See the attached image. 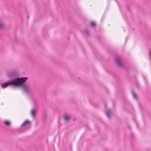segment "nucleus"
<instances>
[{"mask_svg": "<svg viewBox=\"0 0 151 151\" xmlns=\"http://www.w3.org/2000/svg\"><path fill=\"white\" fill-rule=\"evenodd\" d=\"M27 79V77L16 78L10 82L2 83L1 86L3 88L10 85L15 87L20 86L24 93L29 94L32 91L31 85L28 83L23 84Z\"/></svg>", "mask_w": 151, "mask_h": 151, "instance_id": "f257e3e1", "label": "nucleus"}, {"mask_svg": "<svg viewBox=\"0 0 151 151\" xmlns=\"http://www.w3.org/2000/svg\"><path fill=\"white\" fill-rule=\"evenodd\" d=\"M6 75L9 78H13L12 80L9 82H7L6 83L10 82L12 81L15 78H17V72L15 71H12L7 72L6 73Z\"/></svg>", "mask_w": 151, "mask_h": 151, "instance_id": "f03ea898", "label": "nucleus"}, {"mask_svg": "<svg viewBox=\"0 0 151 151\" xmlns=\"http://www.w3.org/2000/svg\"><path fill=\"white\" fill-rule=\"evenodd\" d=\"M106 111L105 113L109 118H110L111 113L110 112V110L109 108H107V106H105Z\"/></svg>", "mask_w": 151, "mask_h": 151, "instance_id": "7ed1b4c3", "label": "nucleus"}, {"mask_svg": "<svg viewBox=\"0 0 151 151\" xmlns=\"http://www.w3.org/2000/svg\"><path fill=\"white\" fill-rule=\"evenodd\" d=\"M37 112V110L35 108H34L32 109L31 115L33 117H35V114Z\"/></svg>", "mask_w": 151, "mask_h": 151, "instance_id": "20e7f679", "label": "nucleus"}, {"mask_svg": "<svg viewBox=\"0 0 151 151\" xmlns=\"http://www.w3.org/2000/svg\"><path fill=\"white\" fill-rule=\"evenodd\" d=\"M117 65L120 67H122V64L121 62L120 59L118 58H116L115 59Z\"/></svg>", "mask_w": 151, "mask_h": 151, "instance_id": "39448f33", "label": "nucleus"}, {"mask_svg": "<svg viewBox=\"0 0 151 151\" xmlns=\"http://www.w3.org/2000/svg\"><path fill=\"white\" fill-rule=\"evenodd\" d=\"M64 119L65 121L68 122L70 119V116L68 115H66L64 116Z\"/></svg>", "mask_w": 151, "mask_h": 151, "instance_id": "423d86ee", "label": "nucleus"}, {"mask_svg": "<svg viewBox=\"0 0 151 151\" xmlns=\"http://www.w3.org/2000/svg\"><path fill=\"white\" fill-rule=\"evenodd\" d=\"M29 122L28 120H26L21 125L22 127H23L25 125L29 123Z\"/></svg>", "mask_w": 151, "mask_h": 151, "instance_id": "0eeeda50", "label": "nucleus"}, {"mask_svg": "<svg viewBox=\"0 0 151 151\" xmlns=\"http://www.w3.org/2000/svg\"><path fill=\"white\" fill-rule=\"evenodd\" d=\"M4 123L6 125L9 126L10 125V122L9 121H5L4 122Z\"/></svg>", "mask_w": 151, "mask_h": 151, "instance_id": "6e6552de", "label": "nucleus"}, {"mask_svg": "<svg viewBox=\"0 0 151 151\" xmlns=\"http://www.w3.org/2000/svg\"><path fill=\"white\" fill-rule=\"evenodd\" d=\"M132 93L133 97L136 99L137 98V96L135 93L133 91H132Z\"/></svg>", "mask_w": 151, "mask_h": 151, "instance_id": "1a4fd4ad", "label": "nucleus"}, {"mask_svg": "<svg viewBox=\"0 0 151 151\" xmlns=\"http://www.w3.org/2000/svg\"><path fill=\"white\" fill-rule=\"evenodd\" d=\"M4 25V24L2 22H0V28L3 27Z\"/></svg>", "mask_w": 151, "mask_h": 151, "instance_id": "9d476101", "label": "nucleus"}, {"mask_svg": "<svg viewBox=\"0 0 151 151\" xmlns=\"http://www.w3.org/2000/svg\"><path fill=\"white\" fill-rule=\"evenodd\" d=\"M149 55L150 58V59L151 60V50H150L149 52Z\"/></svg>", "mask_w": 151, "mask_h": 151, "instance_id": "9b49d317", "label": "nucleus"}, {"mask_svg": "<svg viewBox=\"0 0 151 151\" xmlns=\"http://www.w3.org/2000/svg\"><path fill=\"white\" fill-rule=\"evenodd\" d=\"M91 26H93L95 25V23L94 22H92L91 23Z\"/></svg>", "mask_w": 151, "mask_h": 151, "instance_id": "f8f14e48", "label": "nucleus"}, {"mask_svg": "<svg viewBox=\"0 0 151 151\" xmlns=\"http://www.w3.org/2000/svg\"><path fill=\"white\" fill-rule=\"evenodd\" d=\"M84 32L87 34H88V31L87 29H85Z\"/></svg>", "mask_w": 151, "mask_h": 151, "instance_id": "ddd939ff", "label": "nucleus"}]
</instances>
